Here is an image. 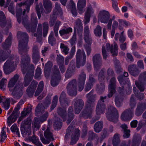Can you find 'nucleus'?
Masks as SVG:
<instances>
[{
  "instance_id": "4c0bfd02",
  "label": "nucleus",
  "mask_w": 146,
  "mask_h": 146,
  "mask_svg": "<svg viewBox=\"0 0 146 146\" xmlns=\"http://www.w3.org/2000/svg\"><path fill=\"white\" fill-rule=\"evenodd\" d=\"M55 10L54 11V13H56V15L62 16L63 15V12L62 8L60 7V4L58 3H56L55 5Z\"/></svg>"
},
{
  "instance_id": "8fccbe9b",
  "label": "nucleus",
  "mask_w": 146,
  "mask_h": 146,
  "mask_svg": "<svg viewBox=\"0 0 146 146\" xmlns=\"http://www.w3.org/2000/svg\"><path fill=\"white\" fill-rule=\"evenodd\" d=\"M94 33L95 35L97 36L100 37L102 34V28L99 25H98L94 31Z\"/></svg>"
},
{
  "instance_id": "e2e57ef3",
  "label": "nucleus",
  "mask_w": 146,
  "mask_h": 146,
  "mask_svg": "<svg viewBox=\"0 0 146 146\" xmlns=\"http://www.w3.org/2000/svg\"><path fill=\"white\" fill-rule=\"evenodd\" d=\"M23 3V5H26V9H24L23 12V15H24L25 14V12H27V13L29 12L30 6L33 4H31V3H29L28 2H25Z\"/></svg>"
},
{
  "instance_id": "4468645a",
  "label": "nucleus",
  "mask_w": 146,
  "mask_h": 146,
  "mask_svg": "<svg viewBox=\"0 0 146 146\" xmlns=\"http://www.w3.org/2000/svg\"><path fill=\"white\" fill-rule=\"evenodd\" d=\"M75 110V113L78 114L83 108L84 106V102L81 99L76 98H74L72 102Z\"/></svg>"
},
{
  "instance_id": "39448f33",
  "label": "nucleus",
  "mask_w": 146,
  "mask_h": 146,
  "mask_svg": "<svg viewBox=\"0 0 146 146\" xmlns=\"http://www.w3.org/2000/svg\"><path fill=\"white\" fill-rule=\"evenodd\" d=\"M31 120L29 118L22 122L21 130V134L23 137H27L31 135Z\"/></svg>"
},
{
  "instance_id": "052dcab7",
  "label": "nucleus",
  "mask_w": 146,
  "mask_h": 146,
  "mask_svg": "<svg viewBox=\"0 0 146 146\" xmlns=\"http://www.w3.org/2000/svg\"><path fill=\"white\" fill-rule=\"evenodd\" d=\"M16 116H13L10 115L7 118V123L8 125L10 127L11 124L17 120Z\"/></svg>"
},
{
  "instance_id": "6e6552de",
  "label": "nucleus",
  "mask_w": 146,
  "mask_h": 146,
  "mask_svg": "<svg viewBox=\"0 0 146 146\" xmlns=\"http://www.w3.org/2000/svg\"><path fill=\"white\" fill-rule=\"evenodd\" d=\"M23 86L22 83H19L17 84L13 89H9V90L11 92V95L16 99H19L23 94Z\"/></svg>"
},
{
  "instance_id": "bb28decb",
  "label": "nucleus",
  "mask_w": 146,
  "mask_h": 146,
  "mask_svg": "<svg viewBox=\"0 0 146 146\" xmlns=\"http://www.w3.org/2000/svg\"><path fill=\"white\" fill-rule=\"evenodd\" d=\"M110 51V43H107L106 45V48L103 46L102 48V53L104 59H106L108 56L107 55L108 52Z\"/></svg>"
},
{
  "instance_id": "b1692460",
  "label": "nucleus",
  "mask_w": 146,
  "mask_h": 146,
  "mask_svg": "<svg viewBox=\"0 0 146 146\" xmlns=\"http://www.w3.org/2000/svg\"><path fill=\"white\" fill-rule=\"evenodd\" d=\"M52 66V64L50 61H48L45 64L44 66V73L45 76L48 77L50 74L49 73L51 70Z\"/></svg>"
},
{
  "instance_id": "72a5a7b5",
  "label": "nucleus",
  "mask_w": 146,
  "mask_h": 146,
  "mask_svg": "<svg viewBox=\"0 0 146 146\" xmlns=\"http://www.w3.org/2000/svg\"><path fill=\"white\" fill-rule=\"evenodd\" d=\"M86 5V0H79L77 3V7L78 10L80 11L79 13L81 14L83 8L85 7Z\"/></svg>"
},
{
  "instance_id": "4be33fe9",
  "label": "nucleus",
  "mask_w": 146,
  "mask_h": 146,
  "mask_svg": "<svg viewBox=\"0 0 146 146\" xmlns=\"http://www.w3.org/2000/svg\"><path fill=\"white\" fill-rule=\"evenodd\" d=\"M12 38L11 33H10L8 38L3 44L2 46L4 49H7L10 47L12 43Z\"/></svg>"
},
{
  "instance_id": "0e129e2a",
  "label": "nucleus",
  "mask_w": 146,
  "mask_h": 146,
  "mask_svg": "<svg viewBox=\"0 0 146 146\" xmlns=\"http://www.w3.org/2000/svg\"><path fill=\"white\" fill-rule=\"evenodd\" d=\"M62 106H66L69 104L70 100L67 97L59 100Z\"/></svg>"
},
{
  "instance_id": "603ef678",
  "label": "nucleus",
  "mask_w": 146,
  "mask_h": 146,
  "mask_svg": "<svg viewBox=\"0 0 146 146\" xmlns=\"http://www.w3.org/2000/svg\"><path fill=\"white\" fill-rule=\"evenodd\" d=\"M58 100V97L57 95L54 96L52 100V105L50 107V111L53 110L56 106Z\"/></svg>"
},
{
  "instance_id": "9d476101",
  "label": "nucleus",
  "mask_w": 146,
  "mask_h": 146,
  "mask_svg": "<svg viewBox=\"0 0 146 146\" xmlns=\"http://www.w3.org/2000/svg\"><path fill=\"white\" fill-rule=\"evenodd\" d=\"M51 99L50 96H47L46 97L44 102L41 104H38L35 109V113L36 116L39 115L40 113L44 112V109L50 104Z\"/></svg>"
},
{
  "instance_id": "864d4df0",
  "label": "nucleus",
  "mask_w": 146,
  "mask_h": 146,
  "mask_svg": "<svg viewBox=\"0 0 146 146\" xmlns=\"http://www.w3.org/2000/svg\"><path fill=\"white\" fill-rule=\"evenodd\" d=\"M118 48L116 44H114L113 46H112L110 49V51L113 56H115L117 54Z\"/></svg>"
},
{
  "instance_id": "69168bd1",
  "label": "nucleus",
  "mask_w": 146,
  "mask_h": 146,
  "mask_svg": "<svg viewBox=\"0 0 146 146\" xmlns=\"http://www.w3.org/2000/svg\"><path fill=\"white\" fill-rule=\"evenodd\" d=\"M112 3V7L114 10L117 13L120 12V10L118 7L117 0H111Z\"/></svg>"
},
{
  "instance_id": "f03ea898",
  "label": "nucleus",
  "mask_w": 146,
  "mask_h": 146,
  "mask_svg": "<svg viewBox=\"0 0 146 146\" xmlns=\"http://www.w3.org/2000/svg\"><path fill=\"white\" fill-rule=\"evenodd\" d=\"M43 3L45 10H44L41 3L39 4L40 8L38 3L36 4V5L35 9L39 19L41 17V12L42 15L44 16L45 14L50 13L52 9V4L50 0H43Z\"/></svg>"
},
{
  "instance_id": "a18cd8bd",
  "label": "nucleus",
  "mask_w": 146,
  "mask_h": 146,
  "mask_svg": "<svg viewBox=\"0 0 146 146\" xmlns=\"http://www.w3.org/2000/svg\"><path fill=\"white\" fill-rule=\"evenodd\" d=\"M2 107H3L5 110H7L9 108L10 105V100L9 99H7L5 100L4 98L3 100V102H2Z\"/></svg>"
},
{
  "instance_id": "338daca9",
  "label": "nucleus",
  "mask_w": 146,
  "mask_h": 146,
  "mask_svg": "<svg viewBox=\"0 0 146 146\" xmlns=\"http://www.w3.org/2000/svg\"><path fill=\"white\" fill-rule=\"evenodd\" d=\"M60 48L61 49L62 52L65 55L67 54L69 50L68 47L65 46L64 44L61 43L60 44Z\"/></svg>"
},
{
  "instance_id": "473e14b6",
  "label": "nucleus",
  "mask_w": 146,
  "mask_h": 146,
  "mask_svg": "<svg viewBox=\"0 0 146 146\" xmlns=\"http://www.w3.org/2000/svg\"><path fill=\"white\" fill-rule=\"evenodd\" d=\"M146 108V104H142L139 105L136 110L135 114L137 116H139L142 113L144 110Z\"/></svg>"
},
{
  "instance_id": "13d9d810",
  "label": "nucleus",
  "mask_w": 146,
  "mask_h": 146,
  "mask_svg": "<svg viewBox=\"0 0 146 146\" xmlns=\"http://www.w3.org/2000/svg\"><path fill=\"white\" fill-rule=\"evenodd\" d=\"M40 120L38 119L35 117L34 118V120L33 123V128L35 129L36 128L38 129L40 127Z\"/></svg>"
},
{
  "instance_id": "aec40b11",
  "label": "nucleus",
  "mask_w": 146,
  "mask_h": 146,
  "mask_svg": "<svg viewBox=\"0 0 146 146\" xmlns=\"http://www.w3.org/2000/svg\"><path fill=\"white\" fill-rule=\"evenodd\" d=\"M80 131L79 129L77 128L73 131L71 135V140L70 144L73 145L76 143L80 136Z\"/></svg>"
},
{
  "instance_id": "774afa93",
  "label": "nucleus",
  "mask_w": 146,
  "mask_h": 146,
  "mask_svg": "<svg viewBox=\"0 0 146 146\" xmlns=\"http://www.w3.org/2000/svg\"><path fill=\"white\" fill-rule=\"evenodd\" d=\"M35 91L33 89L28 87L26 90L27 94L29 97H32L33 96Z\"/></svg>"
},
{
  "instance_id": "a878e982",
  "label": "nucleus",
  "mask_w": 146,
  "mask_h": 146,
  "mask_svg": "<svg viewBox=\"0 0 146 146\" xmlns=\"http://www.w3.org/2000/svg\"><path fill=\"white\" fill-rule=\"evenodd\" d=\"M106 70L105 68H102L99 73L98 80L100 82H103L105 79L106 78Z\"/></svg>"
},
{
  "instance_id": "79ce46f5",
  "label": "nucleus",
  "mask_w": 146,
  "mask_h": 146,
  "mask_svg": "<svg viewBox=\"0 0 146 146\" xmlns=\"http://www.w3.org/2000/svg\"><path fill=\"white\" fill-rule=\"evenodd\" d=\"M44 88L43 82L41 81L39 83L37 88L35 92V96H38L42 91Z\"/></svg>"
},
{
  "instance_id": "423d86ee",
  "label": "nucleus",
  "mask_w": 146,
  "mask_h": 146,
  "mask_svg": "<svg viewBox=\"0 0 146 146\" xmlns=\"http://www.w3.org/2000/svg\"><path fill=\"white\" fill-rule=\"evenodd\" d=\"M61 79L59 70L57 66L54 65L52 69V74L50 81L51 85L53 87L56 86L59 84Z\"/></svg>"
},
{
  "instance_id": "7ed1b4c3",
  "label": "nucleus",
  "mask_w": 146,
  "mask_h": 146,
  "mask_svg": "<svg viewBox=\"0 0 146 146\" xmlns=\"http://www.w3.org/2000/svg\"><path fill=\"white\" fill-rule=\"evenodd\" d=\"M57 113L58 114L62 117L64 121H66V123L69 124L72 120L74 118V115L73 113L72 107L70 106L68 110V117L66 119V112L65 108L58 107L57 109Z\"/></svg>"
},
{
  "instance_id": "c756f323",
  "label": "nucleus",
  "mask_w": 146,
  "mask_h": 146,
  "mask_svg": "<svg viewBox=\"0 0 146 146\" xmlns=\"http://www.w3.org/2000/svg\"><path fill=\"white\" fill-rule=\"evenodd\" d=\"M53 127L55 129H60L62 126V120L59 118H55Z\"/></svg>"
},
{
  "instance_id": "0eeeda50",
  "label": "nucleus",
  "mask_w": 146,
  "mask_h": 146,
  "mask_svg": "<svg viewBox=\"0 0 146 146\" xmlns=\"http://www.w3.org/2000/svg\"><path fill=\"white\" fill-rule=\"evenodd\" d=\"M94 90H92L86 95L87 98L85 108L88 109H91L94 111V107L95 105V102L96 100L97 96L96 94H93Z\"/></svg>"
},
{
  "instance_id": "f8f14e48",
  "label": "nucleus",
  "mask_w": 146,
  "mask_h": 146,
  "mask_svg": "<svg viewBox=\"0 0 146 146\" xmlns=\"http://www.w3.org/2000/svg\"><path fill=\"white\" fill-rule=\"evenodd\" d=\"M5 74H9L15 70V64L14 61L11 59H9L4 63L3 66Z\"/></svg>"
},
{
  "instance_id": "393cba45",
  "label": "nucleus",
  "mask_w": 146,
  "mask_h": 146,
  "mask_svg": "<svg viewBox=\"0 0 146 146\" xmlns=\"http://www.w3.org/2000/svg\"><path fill=\"white\" fill-rule=\"evenodd\" d=\"M103 123L102 121H98L96 122L94 126V131L96 133L100 132L103 128Z\"/></svg>"
},
{
  "instance_id": "20e7f679",
  "label": "nucleus",
  "mask_w": 146,
  "mask_h": 146,
  "mask_svg": "<svg viewBox=\"0 0 146 146\" xmlns=\"http://www.w3.org/2000/svg\"><path fill=\"white\" fill-rule=\"evenodd\" d=\"M86 57L84 50L80 49L78 50L76 55V66L77 68H79L84 66L86 63Z\"/></svg>"
},
{
  "instance_id": "680f3d73",
  "label": "nucleus",
  "mask_w": 146,
  "mask_h": 146,
  "mask_svg": "<svg viewBox=\"0 0 146 146\" xmlns=\"http://www.w3.org/2000/svg\"><path fill=\"white\" fill-rule=\"evenodd\" d=\"M11 129L12 132H16V134L18 135V137H20L19 129L16 124H14L12 126L11 128Z\"/></svg>"
},
{
  "instance_id": "5fc2aeb1",
  "label": "nucleus",
  "mask_w": 146,
  "mask_h": 146,
  "mask_svg": "<svg viewBox=\"0 0 146 146\" xmlns=\"http://www.w3.org/2000/svg\"><path fill=\"white\" fill-rule=\"evenodd\" d=\"M61 22L59 21H57L55 24L54 28V31L56 36H58V31L59 26L61 25Z\"/></svg>"
},
{
  "instance_id": "cd10ccee",
  "label": "nucleus",
  "mask_w": 146,
  "mask_h": 146,
  "mask_svg": "<svg viewBox=\"0 0 146 146\" xmlns=\"http://www.w3.org/2000/svg\"><path fill=\"white\" fill-rule=\"evenodd\" d=\"M19 76L17 74L15 75L9 81L8 85V87L9 88H12L13 87L17 82Z\"/></svg>"
},
{
  "instance_id": "9b49d317",
  "label": "nucleus",
  "mask_w": 146,
  "mask_h": 146,
  "mask_svg": "<svg viewBox=\"0 0 146 146\" xmlns=\"http://www.w3.org/2000/svg\"><path fill=\"white\" fill-rule=\"evenodd\" d=\"M106 96H100V99L98 102L96 108V111L97 115H100L104 112L106 108V105L104 104V102H105V101L104 100H106Z\"/></svg>"
},
{
  "instance_id": "6ab92c4d",
  "label": "nucleus",
  "mask_w": 146,
  "mask_h": 146,
  "mask_svg": "<svg viewBox=\"0 0 146 146\" xmlns=\"http://www.w3.org/2000/svg\"><path fill=\"white\" fill-rule=\"evenodd\" d=\"M93 111L91 109H88L86 108L80 113L79 117L80 118H84L87 119L91 118Z\"/></svg>"
},
{
  "instance_id": "5701e85b",
  "label": "nucleus",
  "mask_w": 146,
  "mask_h": 146,
  "mask_svg": "<svg viewBox=\"0 0 146 146\" xmlns=\"http://www.w3.org/2000/svg\"><path fill=\"white\" fill-rule=\"evenodd\" d=\"M76 25L74 27V32H76V30L78 33H81L83 30V27L82 24L81 20L79 19H77L76 22Z\"/></svg>"
},
{
  "instance_id": "de8ad7c7",
  "label": "nucleus",
  "mask_w": 146,
  "mask_h": 146,
  "mask_svg": "<svg viewBox=\"0 0 146 146\" xmlns=\"http://www.w3.org/2000/svg\"><path fill=\"white\" fill-rule=\"evenodd\" d=\"M56 13V12L55 13L50 16L49 24L50 27L52 26L54 24L57 18Z\"/></svg>"
},
{
  "instance_id": "c85d7f7f",
  "label": "nucleus",
  "mask_w": 146,
  "mask_h": 146,
  "mask_svg": "<svg viewBox=\"0 0 146 146\" xmlns=\"http://www.w3.org/2000/svg\"><path fill=\"white\" fill-rule=\"evenodd\" d=\"M31 23L34 25L32 30V31H33L35 30L36 28V27L38 21L36 15L34 13H33L31 14Z\"/></svg>"
},
{
  "instance_id": "f3484780",
  "label": "nucleus",
  "mask_w": 146,
  "mask_h": 146,
  "mask_svg": "<svg viewBox=\"0 0 146 146\" xmlns=\"http://www.w3.org/2000/svg\"><path fill=\"white\" fill-rule=\"evenodd\" d=\"M93 62L95 68H99L102 65V58L100 54H95L93 57Z\"/></svg>"
},
{
  "instance_id": "ddd939ff",
  "label": "nucleus",
  "mask_w": 146,
  "mask_h": 146,
  "mask_svg": "<svg viewBox=\"0 0 146 146\" xmlns=\"http://www.w3.org/2000/svg\"><path fill=\"white\" fill-rule=\"evenodd\" d=\"M98 20L101 23H107L108 29H110V16L109 12L105 10L100 11L98 14Z\"/></svg>"
},
{
  "instance_id": "1a4fd4ad",
  "label": "nucleus",
  "mask_w": 146,
  "mask_h": 146,
  "mask_svg": "<svg viewBox=\"0 0 146 146\" xmlns=\"http://www.w3.org/2000/svg\"><path fill=\"white\" fill-rule=\"evenodd\" d=\"M77 82L75 79L71 80L67 84L66 87L67 93L71 96H75L77 94L76 90Z\"/></svg>"
},
{
  "instance_id": "58836bf2",
  "label": "nucleus",
  "mask_w": 146,
  "mask_h": 146,
  "mask_svg": "<svg viewBox=\"0 0 146 146\" xmlns=\"http://www.w3.org/2000/svg\"><path fill=\"white\" fill-rule=\"evenodd\" d=\"M128 70L131 74L134 76H136L139 73V71L136 69L135 66L134 65L130 66Z\"/></svg>"
},
{
  "instance_id": "ea45409f",
  "label": "nucleus",
  "mask_w": 146,
  "mask_h": 146,
  "mask_svg": "<svg viewBox=\"0 0 146 146\" xmlns=\"http://www.w3.org/2000/svg\"><path fill=\"white\" fill-rule=\"evenodd\" d=\"M105 86L103 83H100L96 85V90L99 94L103 93L104 91Z\"/></svg>"
},
{
  "instance_id": "412c9836",
  "label": "nucleus",
  "mask_w": 146,
  "mask_h": 146,
  "mask_svg": "<svg viewBox=\"0 0 146 146\" xmlns=\"http://www.w3.org/2000/svg\"><path fill=\"white\" fill-rule=\"evenodd\" d=\"M23 3H21L18 6H16V17L17 18V21L19 23H20L21 22V16L23 11L22 9L21 6L23 5Z\"/></svg>"
},
{
  "instance_id": "6e6d98bb",
  "label": "nucleus",
  "mask_w": 146,
  "mask_h": 146,
  "mask_svg": "<svg viewBox=\"0 0 146 146\" xmlns=\"http://www.w3.org/2000/svg\"><path fill=\"white\" fill-rule=\"evenodd\" d=\"M31 140L33 143L37 146H43L42 144L39 141L38 139L35 136H33L31 138Z\"/></svg>"
},
{
  "instance_id": "49530a36",
  "label": "nucleus",
  "mask_w": 146,
  "mask_h": 146,
  "mask_svg": "<svg viewBox=\"0 0 146 146\" xmlns=\"http://www.w3.org/2000/svg\"><path fill=\"white\" fill-rule=\"evenodd\" d=\"M32 110L31 108H24L21 113V118H24L28 115Z\"/></svg>"
},
{
  "instance_id": "a211bd4d",
  "label": "nucleus",
  "mask_w": 146,
  "mask_h": 146,
  "mask_svg": "<svg viewBox=\"0 0 146 146\" xmlns=\"http://www.w3.org/2000/svg\"><path fill=\"white\" fill-rule=\"evenodd\" d=\"M134 111L132 109L127 110L122 114L121 118L123 121L131 119L133 115Z\"/></svg>"
},
{
  "instance_id": "37998d69",
  "label": "nucleus",
  "mask_w": 146,
  "mask_h": 146,
  "mask_svg": "<svg viewBox=\"0 0 146 146\" xmlns=\"http://www.w3.org/2000/svg\"><path fill=\"white\" fill-rule=\"evenodd\" d=\"M44 111V110L43 113H40L39 115V116H40L39 118L40 120L42 122L46 121L48 116V112L47 111H46L45 113H43ZM38 116H39V115Z\"/></svg>"
},
{
  "instance_id": "e433bc0d",
  "label": "nucleus",
  "mask_w": 146,
  "mask_h": 146,
  "mask_svg": "<svg viewBox=\"0 0 146 146\" xmlns=\"http://www.w3.org/2000/svg\"><path fill=\"white\" fill-rule=\"evenodd\" d=\"M44 135L45 137L47 140L50 141L54 140L52 133L50 131L49 129H47L44 132Z\"/></svg>"
},
{
  "instance_id": "09e8293b",
  "label": "nucleus",
  "mask_w": 146,
  "mask_h": 146,
  "mask_svg": "<svg viewBox=\"0 0 146 146\" xmlns=\"http://www.w3.org/2000/svg\"><path fill=\"white\" fill-rule=\"evenodd\" d=\"M121 128L124 129L123 136L125 138H128L129 137L130 131L127 129V126L126 125L123 124L121 126Z\"/></svg>"
},
{
  "instance_id": "f257e3e1",
  "label": "nucleus",
  "mask_w": 146,
  "mask_h": 146,
  "mask_svg": "<svg viewBox=\"0 0 146 146\" xmlns=\"http://www.w3.org/2000/svg\"><path fill=\"white\" fill-rule=\"evenodd\" d=\"M17 38L20 39L19 41V52L21 55L22 72L23 74H26L24 78L23 84L25 87L27 86L32 80L34 74L35 67L33 64H29L30 58L27 54L29 49L28 46L29 36L25 32L19 31Z\"/></svg>"
},
{
  "instance_id": "dca6fc26",
  "label": "nucleus",
  "mask_w": 146,
  "mask_h": 146,
  "mask_svg": "<svg viewBox=\"0 0 146 146\" xmlns=\"http://www.w3.org/2000/svg\"><path fill=\"white\" fill-rule=\"evenodd\" d=\"M22 23L24 25L28 32L30 33L31 31L32 33H34L36 31V28L34 31H32L33 27L34 25L29 23L27 17H23Z\"/></svg>"
},
{
  "instance_id": "2f4dec72",
  "label": "nucleus",
  "mask_w": 146,
  "mask_h": 146,
  "mask_svg": "<svg viewBox=\"0 0 146 146\" xmlns=\"http://www.w3.org/2000/svg\"><path fill=\"white\" fill-rule=\"evenodd\" d=\"M68 7L69 8L71 9V12L72 15L74 16H76L77 13L75 4L72 0H70V2Z\"/></svg>"
},
{
  "instance_id": "c03bdc74",
  "label": "nucleus",
  "mask_w": 146,
  "mask_h": 146,
  "mask_svg": "<svg viewBox=\"0 0 146 146\" xmlns=\"http://www.w3.org/2000/svg\"><path fill=\"white\" fill-rule=\"evenodd\" d=\"M48 24L47 22H44L43 23V35L45 37L48 33Z\"/></svg>"
},
{
  "instance_id": "bf43d9fd",
  "label": "nucleus",
  "mask_w": 146,
  "mask_h": 146,
  "mask_svg": "<svg viewBox=\"0 0 146 146\" xmlns=\"http://www.w3.org/2000/svg\"><path fill=\"white\" fill-rule=\"evenodd\" d=\"M119 135L118 134H115L114 136L113 143L114 146H117L119 142Z\"/></svg>"
},
{
  "instance_id": "f704fd0d",
  "label": "nucleus",
  "mask_w": 146,
  "mask_h": 146,
  "mask_svg": "<svg viewBox=\"0 0 146 146\" xmlns=\"http://www.w3.org/2000/svg\"><path fill=\"white\" fill-rule=\"evenodd\" d=\"M115 82L116 80L114 78H113L110 81V96H112L115 92Z\"/></svg>"
},
{
  "instance_id": "a19ab883",
  "label": "nucleus",
  "mask_w": 146,
  "mask_h": 146,
  "mask_svg": "<svg viewBox=\"0 0 146 146\" xmlns=\"http://www.w3.org/2000/svg\"><path fill=\"white\" fill-rule=\"evenodd\" d=\"M0 25L2 27H4L6 25V17L3 13L0 11Z\"/></svg>"
},
{
  "instance_id": "c9c22d12",
  "label": "nucleus",
  "mask_w": 146,
  "mask_h": 146,
  "mask_svg": "<svg viewBox=\"0 0 146 146\" xmlns=\"http://www.w3.org/2000/svg\"><path fill=\"white\" fill-rule=\"evenodd\" d=\"M88 136V141H92L94 139H96L97 142H98L99 141V138L98 135L92 131H89Z\"/></svg>"
},
{
  "instance_id": "4d7b16f0",
  "label": "nucleus",
  "mask_w": 146,
  "mask_h": 146,
  "mask_svg": "<svg viewBox=\"0 0 146 146\" xmlns=\"http://www.w3.org/2000/svg\"><path fill=\"white\" fill-rule=\"evenodd\" d=\"M84 39L88 44L90 45L92 43V39L90 34L84 35Z\"/></svg>"
},
{
  "instance_id": "2eb2a0df",
  "label": "nucleus",
  "mask_w": 146,
  "mask_h": 146,
  "mask_svg": "<svg viewBox=\"0 0 146 146\" xmlns=\"http://www.w3.org/2000/svg\"><path fill=\"white\" fill-rule=\"evenodd\" d=\"M86 78V74L82 70V72L79 75L78 78V88L79 91H81L84 89Z\"/></svg>"
},
{
  "instance_id": "3c124183",
  "label": "nucleus",
  "mask_w": 146,
  "mask_h": 146,
  "mask_svg": "<svg viewBox=\"0 0 146 146\" xmlns=\"http://www.w3.org/2000/svg\"><path fill=\"white\" fill-rule=\"evenodd\" d=\"M48 41L49 44L52 46H53L56 44V39L54 37V35L52 33H51L49 35L48 38Z\"/></svg>"
},
{
  "instance_id": "7c9ffc66",
  "label": "nucleus",
  "mask_w": 146,
  "mask_h": 146,
  "mask_svg": "<svg viewBox=\"0 0 146 146\" xmlns=\"http://www.w3.org/2000/svg\"><path fill=\"white\" fill-rule=\"evenodd\" d=\"M72 32V29L71 27L66 28V27L59 31V34L61 36H63L68 34Z\"/></svg>"
}]
</instances>
